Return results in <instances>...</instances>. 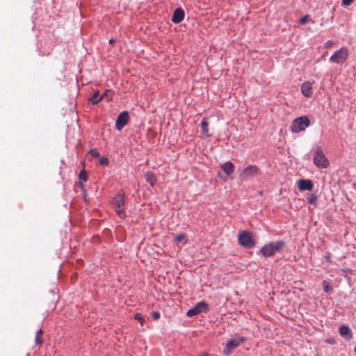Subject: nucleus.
<instances>
[{"label":"nucleus","instance_id":"6ab92c4d","mask_svg":"<svg viewBox=\"0 0 356 356\" xmlns=\"http://www.w3.org/2000/svg\"><path fill=\"white\" fill-rule=\"evenodd\" d=\"M177 242L186 244L187 242L186 235L184 234H178L175 237Z\"/></svg>","mask_w":356,"mask_h":356},{"label":"nucleus","instance_id":"c756f323","mask_svg":"<svg viewBox=\"0 0 356 356\" xmlns=\"http://www.w3.org/2000/svg\"><path fill=\"white\" fill-rule=\"evenodd\" d=\"M332 44V41L328 40L325 43V47H330Z\"/></svg>","mask_w":356,"mask_h":356},{"label":"nucleus","instance_id":"7c9ffc66","mask_svg":"<svg viewBox=\"0 0 356 356\" xmlns=\"http://www.w3.org/2000/svg\"><path fill=\"white\" fill-rule=\"evenodd\" d=\"M79 186H80V188H81V191H85V189H84V185H83V184L82 183V181H79Z\"/></svg>","mask_w":356,"mask_h":356},{"label":"nucleus","instance_id":"0eeeda50","mask_svg":"<svg viewBox=\"0 0 356 356\" xmlns=\"http://www.w3.org/2000/svg\"><path fill=\"white\" fill-rule=\"evenodd\" d=\"M348 56V49L346 47H342L340 49L336 51L330 58V61L333 63L342 64Z\"/></svg>","mask_w":356,"mask_h":356},{"label":"nucleus","instance_id":"a878e982","mask_svg":"<svg viewBox=\"0 0 356 356\" xmlns=\"http://www.w3.org/2000/svg\"><path fill=\"white\" fill-rule=\"evenodd\" d=\"M99 163L102 165H107L108 163V159L106 157H103L99 160Z\"/></svg>","mask_w":356,"mask_h":356},{"label":"nucleus","instance_id":"1a4fd4ad","mask_svg":"<svg viewBox=\"0 0 356 356\" xmlns=\"http://www.w3.org/2000/svg\"><path fill=\"white\" fill-rule=\"evenodd\" d=\"M130 120L129 115L128 111L121 112L115 121V129L118 131H121L125 125L128 124Z\"/></svg>","mask_w":356,"mask_h":356},{"label":"nucleus","instance_id":"4468645a","mask_svg":"<svg viewBox=\"0 0 356 356\" xmlns=\"http://www.w3.org/2000/svg\"><path fill=\"white\" fill-rule=\"evenodd\" d=\"M340 335L346 340H350L353 338V333L350 327L347 325H341L339 328Z\"/></svg>","mask_w":356,"mask_h":356},{"label":"nucleus","instance_id":"4be33fe9","mask_svg":"<svg viewBox=\"0 0 356 356\" xmlns=\"http://www.w3.org/2000/svg\"><path fill=\"white\" fill-rule=\"evenodd\" d=\"M307 201L310 204L316 205L317 203V196L315 194H312L308 197Z\"/></svg>","mask_w":356,"mask_h":356},{"label":"nucleus","instance_id":"2eb2a0df","mask_svg":"<svg viewBox=\"0 0 356 356\" xmlns=\"http://www.w3.org/2000/svg\"><path fill=\"white\" fill-rule=\"evenodd\" d=\"M221 168L227 175H230L234 172L235 167L232 162L227 161L221 165Z\"/></svg>","mask_w":356,"mask_h":356},{"label":"nucleus","instance_id":"6e6552de","mask_svg":"<svg viewBox=\"0 0 356 356\" xmlns=\"http://www.w3.org/2000/svg\"><path fill=\"white\" fill-rule=\"evenodd\" d=\"M209 309L208 304L205 301L198 302L193 307L189 309L186 314L191 317L197 314L206 312Z\"/></svg>","mask_w":356,"mask_h":356},{"label":"nucleus","instance_id":"bb28decb","mask_svg":"<svg viewBox=\"0 0 356 356\" xmlns=\"http://www.w3.org/2000/svg\"><path fill=\"white\" fill-rule=\"evenodd\" d=\"M90 154L92 156V157H95V158H97L99 156V153L97 152V151L96 149H91L90 151Z\"/></svg>","mask_w":356,"mask_h":356},{"label":"nucleus","instance_id":"ddd939ff","mask_svg":"<svg viewBox=\"0 0 356 356\" xmlns=\"http://www.w3.org/2000/svg\"><path fill=\"white\" fill-rule=\"evenodd\" d=\"M184 18V12L181 8H177L175 10L172 17V22L175 24H179L183 21Z\"/></svg>","mask_w":356,"mask_h":356},{"label":"nucleus","instance_id":"aec40b11","mask_svg":"<svg viewBox=\"0 0 356 356\" xmlns=\"http://www.w3.org/2000/svg\"><path fill=\"white\" fill-rule=\"evenodd\" d=\"M43 333V330L42 329H40L37 333H36V337H35V343L36 344H39V345H41L42 343H43V340L42 339V338L40 337V335L42 334Z\"/></svg>","mask_w":356,"mask_h":356},{"label":"nucleus","instance_id":"c85d7f7f","mask_svg":"<svg viewBox=\"0 0 356 356\" xmlns=\"http://www.w3.org/2000/svg\"><path fill=\"white\" fill-rule=\"evenodd\" d=\"M353 0H343V4L346 6H349Z\"/></svg>","mask_w":356,"mask_h":356},{"label":"nucleus","instance_id":"b1692460","mask_svg":"<svg viewBox=\"0 0 356 356\" xmlns=\"http://www.w3.org/2000/svg\"><path fill=\"white\" fill-rule=\"evenodd\" d=\"M134 319L138 321L140 323V325H143L145 320L140 313H137L134 315Z\"/></svg>","mask_w":356,"mask_h":356},{"label":"nucleus","instance_id":"f3484780","mask_svg":"<svg viewBox=\"0 0 356 356\" xmlns=\"http://www.w3.org/2000/svg\"><path fill=\"white\" fill-rule=\"evenodd\" d=\"M103 99V95L100 96L99 91H95L93 95L89 98V101L92 104H96Z\"/></svg>","mask_w":356,"mask_h":356},{"label":"nucleus","instance_id":"412c9836","mask_svg":"<svg viewBox=\"0 0 356 356\" xmlns=\"http://www.w3.org/2000/svg\"><path fill=\"white\" fill-rule=\"evenodd\" d=\"M79 178L81 180L80 181H86L88 179V175L86 171L83 169L82 170L79 175Z\"/></svg>","mask_w":356,"mask_h":356},{"label":"nucleus","instance_id":"f8f14e48","mask_svg":"<svg viewBox=\"0 0 356 356\" xmlns=\"http://www.w3.org/2000/svg\"><path fill=\"white\" fill-rule=\"evenodd\" d=\"M243 338H241L239 340L231 339L227 341L226 348L224 350V353L227 355L229 354L230 350L238 347L241 342H243Z\"/></svg>","mask_w":356,"mask_h":356},{"label":"nucleus","instance_id":"f03ea898","mask_svg":"<svg viewBox=\"0 0 356 356\" xmlns=\"http://www.w3.org/2000/svg\"><path fill=\"white\" fill-rule=\"evenodd\" d=\"M284 243L279 241L276 242H270L266 244L260 249V252L264 257H270L275 252L279 251L284 246Z\"/></svg>","mask_w":356,"mask_h":356},{"label":"nucleus","instance_id":"7ed1b4c3","mask_svg":"<svg viewBox=\"0 0 356 356\" xmlns=\"http://www.w3.org/2000/svg\"><path fill=\"white\" fill-rule=\"evenodd\" d=\"M310 124V121L307 116L298 117L293 120L291 131L293 133H299L305 131Z\"/></svg>","mask_w":356,"mask_h":356},{"label":"nucleus","instance_id":"393cba45","mask_svg":"<svg viewBox=\"0 0 356 356\" xmlns=\"http://www.w3.org/2000/svg\"><path fill=\"white\" fill-rule=\"evenodd\" d=\"M309 16L305 15L303 17L300 18V23L302 24H305L306 23H307L309 22Z\"/></svg>","mask_w":356,"mask_h":356},{"label":"nucleus","instance_id":"20e7f679","mask_svg":"<svg viewBox=\"0 0 356 356\" xmlns=\"http://www.w3.org/2000/svg\"><path fill=\"white\" fill-rule=\"evenodd\" d=\"M314 164L318 168H326L329 165V161L321 147H318L314 154Z\"/></svg>","mask_w":356,"mask_h":356},{"label":"nucleus","instance_id":"39448f33","mask_svg":"<svg viewBox=\"0 0 356 356\" xmlns=\"http://www.w3.org/2000/svg\"><path fill=\"white\" fill-rule=\"evenodd\" d=\"M238 243L246 248H252L255 245V242L251 232L243 231L238 236Z\"/></svg>","mask_w":356,"mask_h":356},{"label":"nucleus","instance_id":"5701e85b","mask_svg":"<svg viewBox=\"0 0 356 356\" xmlns=\"http://www.w3.org/2000/svg\"><path fill=\"white\" fill-rule=\"evenodd\" d=\"M323 290L326 293H331L332 291V288L330 285H329L325 281L323 282Z\"/></svg>","mask_w":356,"mask_h":356},{"label":"nucleus","instance_id":"473e14b6","mask_svg":"<svg viewBox=\"0 0 356 356\" xmlns=\"http://www.w3.org/2000/svg\"><path fill=\"white\" fill-rule=\"evenodd\" d=\"M109 42H110V43H113V42H114V40L111 39V40H109Z\"/></svg>","mask_w":356,"mask_h":356},{"label":"nucleus","instance_id":"cd10ccee","mask_svg":"<svg viewBox=\"0 0 356 356\" xmlns=\"http://www.w3.org/2000/svg\"><path fill=\"white\" fill-rule=\"evenodd\" d=\"M152 316L156 320H157V319H159L160 318V314H159V312H153L152 313Z\"/></svg>","mask_w":356,"mask_h":356},{"label":"nucleus","instance_id":"2f4dec72","mask_svg":"<svg viewBox=\"0 0 356 356\" xmlns=\"http://www.w3.org/2000/svg\"><path fill=\"white\" fill-rule=\"evenodd\" d=\"M106 93H107V91H106L105 92H104V93L102 95H103V97H104V96H106Z\"/></svg>","mask_w":356,"mask_h":356},{"label":"nucleus","instance_id":"9d476101","mask_svg":"<svg viewBox=\"0 0 356 356\" xmlns=\"http://www.w3.org/2000/svg\"><path fill=\"white\" fill-rule=\"evenodd\" d=\"M314 82L305 81L301 86V92L302 95L307 98L312 97V84Z\"/></svg>","mask_w":356,"mask_h":356},{"label":"nucleus","instance_id":"f257e3e1","mask_svg":"<svg viewBox=\"0 0 356 356\" xmlns=\"http://www.w3.org/2000/svg\"><path fill=\"white\" fill-rule=\"evenodd\" d=\"M125 203V197L124 194H118L115 195L112 201V204L113 208L118 215V216L121 218H124L126 217L125 211L124 209V205Z\"/></svg>","mask_w":356,"mask_h":356},{"label":"nucleus","instance_id":"dca6fc26","mask_svg":"<svg viewBox=\"0 0 356 356\" xmlns=\"http://www.w3.org/2000/svg\"><path fill=\"white\" fill-rule=\"evenodd\" d=\"M145 178L147 182H148L152 186H154L156 182V178L154 172L148 171L145 174Z\"/></svg>","mask_w":356,"mask_h":356},{"label":"nucleus","instance_id":"9b49d317","mask_svg":"<svg viewBox=\"0 0 356 356\" xmlns=\"http://www.w3.org/2000/svg\"><path fill=\"white\" fill-rule=\"evenodd\" d=\"M298 186L300 191H312L314 187L313 182L310 179H299Z\"/></svg>","mask_w":356,"mask_h":356},{"label":"nucleus","instance_id":"a211bd4d","mask_svg":"<svg viewBox=\"0 0 356 356\" xmlns=\"http://www.w3.org/2000/svg\"><path fill=\"white\" fill-rule=\"evenodd\" d=\"M201 127H202V134L204 135L205 136H209V124L206 120V118L202 119L201 122Z\"/></svg>","mask_w":356,"mask_h":356},{"label":"nucleus","instance_id":"423d86ee","mask_svg":"<svg viewBox=\"0 0 356 356\" xmlns=\"http://www.w3.org/2000/svg\"><path fill=\"white\" fill-rule=\"evenodd\" d=\"M260 173V170L257 165H249L245 168L239 175V179L241 181H248Z\"/></svg>","mask_w":356,"mask_h":356}]
</instances>
